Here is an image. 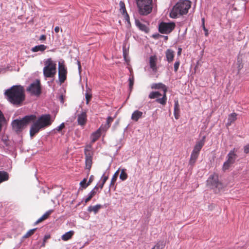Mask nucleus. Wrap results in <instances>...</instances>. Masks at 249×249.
Returning a JSON list of instances; mask_svg holds the SVG:
<instances>
[{
	"label": "nucleus",
	"instance_id": "12",
	"mask_svg": "<svg viewBox=\"0 0 249 249\" xmlns=\"http://www.w3.org/2000/svg\"><path fill=\"white\" fill-rule=\"evenodd\" d=\"M237 152V149L235 148L231 150L227 156V160L232 164H234L238 158L236 154Z\"/></svg>",
	"mask_w": 249,
	"mask_h": 249
},
{
	"label": "nucleus",
	"instance_id": "52",
	"mask_svg": "<svg viewBox=\"0 0 249 249\" xmlns=\"http://www.w3.org/2000/svg\"><path fill=\"white\" fill-rule=\"evenodd\" d=\"M46 38V36L45 35H41L40 37H39V40H45Z\"/></svg>",
	"mask_w": 249,
	"mask_h": 249
},
{
	"label": "nucleus",
	"instance_id": "46",
	"mask_svg": "<svg viewBox=\"0 0 249 249\" xmlns=\"http://www.w3.org/2000/svg\"><path fill=\"white\" fill-rule=\"evenodd\" d=\"M122 15H124L125 20L127 21L128 23H130L129 17L127 12H126L124 13H123Z\"/></svg>",
	"mask_w": 249,
	"mask_h": 249
},
{
	"label": "nucleus",
	"instance_id": "33",
	"mask_svg": "<svg viewBox=\"0 0 249 249\" xmlns=\"http://www.w3.org/2000/svg\"><path fill=\"white\" fill-rule=\"evenodd\" d=\"M129 89L130 90V92H131L133 89V87L134 85V76L132 75L131 77H130L129 79Z\"/></svg>",
	"mask_w": 249,
	"mask_h": 249
},
{
	"label": "nucleus",
	"instance_id": "20",
	"mask_svg": "<svg viewBox=\"0 0 249 249\" xmlns=\"http://www.w3.org/2000/svg\"><path fill=\"white\" fill-rule=\"evenodd\" d=\"M102 207L103 206L101 204H97L95 206H90L88 208V211L89 213L93 212L94 214H96Z\"/></svg>",
	"mask_w": 249,
	"mask_h": 249
},
{
	"label": "nucleus",
	"instance_id": "6",
	"mask_svg": "<svg viewBox=\"0 0 249 249\" xmlns=\"http://www.w3.org/2000/svg\"><path fill=\"white\" fill-rule=\"evenodd\" d=\"M152 0H136L139 13L141 15L146 16L152 10Z\"/></svg>",
	"mask_w": 249,
	"mask_h": 249
},
{
	"label": "nucleus",
	"instance_id": "13",
	"mask_svg": "<svg viewBox=\"0 0 249 249\" xmlns=\"http://www.w3.org/2000/svg\"><path fill=\"white\" fill-rule=\"evenodd\" d=\"M157 60V58L156 55L151 56L149 58L150 67L154 72H156L158 71V68L156 64Z\"/></svg>",
	"mask_w": 249,
	"mask_h": 249
},
{
	"label": "nucleus",
	"instance_id": "29",
	"mask_svg": "<svg viewBox=\"0 0 249 249\" xmlns=\"http://www.w3.org/2000/svg\"><path fill=\"white\" fill-rule=\"evenodd\" d=\"M162 94L159 91H152L148 96L150 99L158 98V97L161 96Z\"/></svg>",
	"mask_w": 249,
	"mask_h": 249
},
{
	"label": "nucleus",
	"instance_id": "3",
	"mask_svg": "<svg viewBox=\"0 0 249 249\" xmlns=\"http://www.w3.org/2000/svg\"><path fill=\"white\" fill-rule=\"evenodd\" d=\"M191 2L188 0H180L172 8L170 15L172 18H177L178 16L186 14L191 7Z\"/></svg>",
	"mask_w": 249,
	"mask_h": 249
},
{
	"label": "nucleus",
	"instance_id": "16",
	"mask_svg": "<svg viewBox=\"0 0 249 249\" xmlns=\"http://www.w3.org/2000/svg\"><path fill=\"white\" fill-rule=\"evenodd\" d=\"M151 88L156 89H161L163 92H167V87L161 83H153L151 85Z\"/></svg>",
	"mask_w": 249,
	"mask_h": 249
},
{
	"label": "nucleus",
	"instance_id": "7",
	"mask_svg": "<svg viewBox=\"0 0 249 249\" xmlns=\"http://www.w3.org/2000/svg\"><path fill=\"white\" fill-rule=\"evenodd\" d=\"M207 184L210 188L214 190L216 193L219 192L224 187L223 184L218 180V175L215 174L209 177L207 180Z\"/></svg>",
	"mask_w": 249,
	"mask_h": 249
},
{
	"label": "nucleus",
	"instance_id": "61",
	"mask_svg": "<svg viewBox=\"0 0 249 249\" xmlns=\"http://www.w3.org/2000/svg\"><path fill=\"white\" fill-rule=\"evenodd\" d=\"M182 49L181 48H178V54L180 55L181 53Z\"/></svg>",
	"mask_w": 249,
	"mask_h": 249
},
{
	"label": "nucleus",
	"instance_id": "56",
	"mask_svg": "<svg viewBox=\"0 0 249 249\" xmlns=\"http://www.w3.org/2000/svg\"><path fill=\"white\" fill-rule=\"evenodd\" d=\"M77 65L78 66V69H79V71H80L81 70V66L80 62L79 61H77Z\"/></svg>",
	"mask_w": 249,
	"mask_h": 249
},
{
	"label": "nucleus",
	"instance_id": "5",
	"mask_svg": "<svg viewBox=\"0 0 249 249\" xmlns=\"http://www.w3.org/2000/svg\"><path fill=\"white\" fill-rule=\"evenodd\" d=\"M45 67L43 73L45 78H53L56 73V64L51 58L46 59L44 62Z\"/></svg>",
	"mask_w": 249,
	"mask_h": 249
},
{
	"label": "nucleus",
	"instance_id": "34",
	"mask_svg": "<svg viewBox=\"0 0 249 249\" xmlns=\"http://www.w3.org/2000/svg\"><path fill=\"white\" fill-rule=\"evenodd\" d=\"M37 228H35L29 230L23 236V238H27L33 235Z\"/></svg>",
	"mask_w": 249,
	"mask_h": 249
},
{
	"label": "nucleus",
	"instance_id": "22",
	"mask_svg": "<svg viewBox=\"0 0 249 249\" xmlns=\"http://www.w3.org/2000/svg\"><path fill=\"white\" fill-rule=\"evenodd\" d=\"M174 114L176 119H178L179 116V106L178 101H175Z\"/></svg>",
	"mask_w": 249,
	"mask_h": 249
},
{
	"label": "nucleus",
	"instance_id": "19",
	"mask_svg": "<svg viewBox=\"0 0 249 249\" xmlns=\"http://www.w3.org/2000/svg\"><path fill=\"white\" fill-rule=\"evenodd\" d=\"M135 24L140 30L144 31L145 33L148 32L149 29L145 25L142 23L139 19H135Z\"/></svg>",
	"mask_w": 249,
	"mask_h": 249
},
{
	"label": "nucleus",
	"instance_id": "41",
	"mask_svg": "<svg viewBox=\"0 0 249 249\" xmlns=\"http://www.w3.org/2000/svg\"><path fill=\"white\" fill-rule=\"evenodd\" d=\"M85 97L86 99V104H88L91 98V94L88 92H87L85 94Z\"/></svg>",
	"mask_w": 249,
	"mask_h": 249
},
{
	"label": "nucleus",
	"instance_id": "50",
	"mask_svg": "<svg viewBox=\"0 0 249 249\" xmlns=\"http://www.w3.org/2000/svg\"><path fill=\"white\" fill-rule=\"evenodd\" d=\"M162 36V35H160L159 34H153L152 36V37L154 38V39H158L160 37H161Z\"/></svg>",
	"mask_w": 249,
	"mask_h": 249
},
{
	"label": "nucleus",
	"instance_id": "36",
	"mask_svg": "<svg viewBox=\"0 0 249 249\" xmlns=\"http://www.w3.org/2000/svg\"><path fill=\"white\" fill-rule=\"evenodd\" d=\"M119 172V169H118L114 174L112 178L110 185H114L115 182L116 181L117 178L118 177V174Z\"/></svg>",
	"mask_w": 249,
	"mask_h": 249
},
{
	"label": "nucleus",
	"instance_id": "47",
	"mask_svg": "<svg viewBox=\"0 0 249 249\" xmlns=\"http://www.w3.org/2000/svg\"><path fill=\"white\" fill-rule=\"evenodd\" d=\"M65 127V124L64 123L60 124L59 126L56 128V130L58 131H60L63 128Z\"/></svg>",
	"mask_w": 249,
	"mask_h": 249
},
{
	"label": "nucleus",
	"instance_id": "26",
	"mask_svg": "<svg viewBox=\"0 0 249 249\" xmlns=\"http://www.w3.org/2000/svg\"><path fill=\"white\" fill-rule=\"evenodd\" d=\"M9 178L8 174L5 171H0V183L6 181Z\"/></svg>",
	"mask_w": 249,
	"mask_h": 249
},
{
	"label": "nucleus",
	"instance_id": "32",
	"mask_svg": "<svg viewBox=\"0 0 249 249\" xmlns=\"http://www.w3.org/2000/svg\"><path fill=\"white\" fill-rule=\"evenodd\" d=\"M165 246L163 241L158 242L152 249H162Z\"/></svg>",
	"mask_w": 249,
	"mask_h": 249
},
{
	"label": "nucleus",
	"instance_id": "9",
	"mask_svg": "<svg viewBox=\"0 0 249 249\" xmlns=\"http://www.w3.org/2000/svg\"><path fill=\"white\" fill-rule=\"evenodd\" d=\"M176 25L174 22H160L159 25V31L161 34H168L175 28Z\"/></svg>",
	"mask_w": 249,
	"mask_h": 249
},
{
	"label": "nucleus",
	"instance_id": "24",
	"mask_svg": "<svg viewBox=\"0 0 249 249\" xmlns=\"http://www.w3.org/2000/svg\"><path fill=\"white\" fill-rule=\"evenodd\" d=\"M161 96L162 97L156 99V102L162 105H165L167 102L166 92H163Z\"/></svg>",
	"mask_w": 249,
	"mask_h": 249
},
{
	"label": "nucleus",
	"instance_id": "25",
	"mask_svg": "<svg viewBox=\"0 0 249 249\" xmlns=\"http://www.w3.org/2000/svg\"><path fill=\"white\" fill-rule=\"evenodd\" d=\"M199 154L192 152L191 155L190 159L189 160V164L193 166L196 161V159L198 158Z\"/></svg>",
	"mask_w": 249,
	"mask_h": 249
},
{
	"label": "nucleus",
	"instance_id": "35",
	"mask_svg": "<svg viewBox=\"0 0 249 249\" xmlns=\"http://www.w3.org/2000/svg\"><path fill=\"white\" fill-rule=\"evenodd\" d=\"M119 5L120 7V10L122 14L127 12L125 6V4L123 1H120Z\"/></svg>",
	"mask_w": 249,
	"mask_h": 249
},
{
	"label": "nucleus",
	"instance_id": "37",
	"mask_svg": "<svg viewBox=\"0 0 249 249\" xmlns=\"http://www.w3.org/2000/svg\"><path fill=\"white\" fill-rule=\"evenodd\" d=\"M53 210H51L46 212L42 216V218L44 220L48 218L49 215L53 213Z\"/></svg>",
	"mask_w": 249,
	"mask_h": 249
},
{
	"label": "nucleus",
	"instance_id": "4",
	"mask_svg": "<svg viewBox=\"0 0 249 249\" xmlns=\"http://www.w3.org/2000/svg\"><path fill=\"white\" fill-rule=\"evenodd\" d=\"M36 119L35 115H26L21 119H15L12 122L13 129L17 133H20L29 124Z\"/></svg>",
	"mask_w": 249,
	"mask_h": 249
},
{
	"label": "nucleus",
	"instance_id": "43",
	"mask_svg": "<svg viewBox=\"0 0 249 249\" xmlns=\"http://www.w3.org/2000/svg\"><path fill=\"white\" fill-rule=\"evenodd\" d=\"M50 238V235L49 234H47L44 236L41 247H45L46 240H48V239H49Z\"/></svg>",
	"mask_w": 249,
	"mask_h": 249
},
{
	"label": "nucleus",
	"instance_id": "18",
	"mask_svg": "<svg viewBox=\"0 0 249 249\" xmlns=\"http://www.w3.org/2000/svg\"><path fill=\"white\" fill-rule=\"evenodd\" d=\"M237 114L234 112L229 115L228 122L226 124L227 126H230L237 119Z\"/></svg>",
	"mask_w": 249,
	"mask_h": 249
},
{
	"label": "nucleus",
	"instance_id": "62",
	"mask_svg": "<svg viewBox=\"0 0 249 249\" xmlns=\"http://www.w3.org/2000/svg\"><path fill=\"white\" fill-rule=\"evenodd\" d=\"M162 37H164V39L165 40H167L168 39V36H162Z\"/></svg>",
	"mask_w": 249,
	"mask_h": 249
},
{
	"label": "nucleus",
	"instance_id": "14",
	"mask_svg": "<svg viewBox=\"0 0 249 249\" xmlns=\"http://www.w3.org/2000/svg\"><path fill=\"white\" fill-rule=\"evenodd\" d=\"M87 122V114L86 112H82L77 115V122L78 124L84 125Z\"/></svg>",
	"mask_w": 249,
	"mask_h": 249
},
{
	"label": "nucleus",
	"instance_id": "27",
	"mask_svg": "<svg viewBox=\"0 0 249 249\" xmlns=\"http://www.w3.org/2000/svg\"><path fill=\"white\" fill-rule=\"evenodd\" d=\"M101 134V132L99 129H98L96 132L92 133L91 135V142H95L100 137Z\"/></svg>",
	"mask_w": 249,
	"mask_h": 249
},
{
	"label": "nucleus",
	"instance_id": "17",
	"mask_svg": "<svg viewBox=\"0 0 249 249\" xmlns=\"http://www.w3.org/2000/svg\"><path fill=\"white\" fill-rule=\"evenodd\" d=\"M174 51L171 49H168L165 52L166 58L168 63L173 61L174 58Z\"/></svg>",
	"mask_w": 249,
	"mask_h": 249
},
{
	"label": "nucleus",
	"instance_id": "39",
	"mask_svg": "<svg viewBox=\"0 0 249 249\" xmlns=\"http://www.w3.org/2000/svg\"><path fill=\"white\" fill-rule=\"evenodd\" d=\"M87 178H84L80 183V185L81 188L83 189H86L87 187H86L87 185Z\"/></svg>",
	"mask_w": 249,
	"mask_h": 249
},
{
	"label": "nucleus",
	"instance_id": "28",
	"mask_svg": "<svg viewBox=\"0 0 249 249\" xmlns=\"http://www.w3.org/2000/svg\"><path fill=\"white\" fill-rule=\"evenodd\" d=\"M74 233L72 231H69L62 236V239L64 241H67L71 239Z\"/></svg>",
	"mask_w": 249,
	"mask_h": 249
},
{
	"label": "nucleus",
	"instance_id": "51",
	"mask_svg": "<svg viewBox=\"0 0 249 249\" xmlns=\"http://www.w3.org/2000/svg\"><path fill=\"white\" fill-rule=\"evenodd\" d=\"M96 194V191H94V190H91L90 192L89 193V196L92 198L93 196H94Z\"/></svg>",
	"mask_w": 249,
	"mask_h": 249
},
{
	"label": "nucleus",
	"instance_id": "54",
	"mask_svg": "<svg viewBox=\"0 0 249 249\" xmlns=\"http://www.w3.org/2000/svg\"><path fill=\"white\" fill-rule=\"evenodd\" d=\"M91 199V198L89 196L88 197L85 199V203L88 202L89 200H90Z\"/></svg>",
	"mask_w": 249,
	"mask_h": 249
},
{
	"label": "nucleus",
	"instance_id": "23",
	"mask_svg": "<svg viewBox=\"0 0 249 249\" xmlns=\"http://www.w3.org/2000/svg\"><path fill=\"white\" fill-rule=\"evenodd\" d=\"M47 47L44 45L41 44L39 45H37L33 47L31 49V51L33 52H43L45 51L47 49Z\"/></svg>",
	"mask_w": 249,
	"mask_h": 249
},
{
	"label": "nucleus",
	"instance_id": "57",
	"mask_svg": "<svg viewBox=\"0 0 249 249\" xmlns=\"http://www.w3.org/2000/svg\"><path fill=\"white\" fill-rule=\"evenodd\" d=\"M126 54H126V51L124 48V49H123V55H124V59L125 60H126Z\"/></svg>",
	"mask_w": 249,
	"mask_h": 249
},
{
	"label": "nucleus",
	"instance_id": "64",
	"mask_svg": "<svg viewBox=\"0 0 249 249\" xmlns=\"http://www.w3.org/2000/svg\"><path fill=\"white\" fill-rule=\"evenodd\" d=\"M202 23H204V18H202Z\"/></svg>",
	"mask_w": 249,
	"mask_h": 249
},
{
	"label": "nucleus",
	"instance_id": "21",
	"mask_svg": "<svg viewBox=\"0 0 249 249\" xmlns=\"http://www.w3.org/2000/svg\"><path fill=\"white\" fill-rule=\"evenodd\" d=\"M143 113L139 110H135L133 112L131 115V119L136 122L141 118L142 116Z\"/></svg>",
	"mask_w": 249,
	"mask_h": 249
},
{
	"label": "nucleus",
	"instance_id": "1",
	"mask_svg": "<svg viewBox=\"0 0 249 249\" xmlns=\"http://www.w3.org/2000/svg\"><path fill=\"white\" fill-rule=\"evenodd\" d=\"M6 98L13 105L20 106L25 99L24 89L21 85H15L4 92Z\"/></svg>",
	"mask_w": 249,
	"mask_h": 249
},
{
	"label": "nucleus",
	"instance_id": "58",
	"mask_svg": "<svg viewBox=\"0 0 249 249\" xmlns=\"http://www.w3.org/2000/svg\"><path fill=\"white\" fill-rule=\"evenodd\" d=\"M60 30V28L58 26H56L54 28V31L56 33H58Z\"/></svg>",
	"mask_w": 249,
	"mask_h": 249
},
{
	"label": "nucleus",
	"instance_id": "44",
	"mask_svg": "<svg viewBox=\"0 0 249 249\" xmlns=\"http://www.w3.org/2000/svg\"><path fill=\"white\" fill-rule=\"evenodd\" d=\"M93 180L94 176L93 175H91L90 177H89L88 182L87 183L86 187H88V186H89L91 184V183L93 181Z\"/></svg>",
	"mask_w": 249,
	"mask_h": 249
},
{
	"label": "nucleus",
	"instance_id": "53",
	"mask_svg": "<svg viewBox=\"0 0 249 249\" xmlns=\"http://www.w3.org/2000/svg\"><path fill=\"white\" fill-rule=\"evenodd\" d=\"M44 220L42 218V217H41L40 218H39L35 223V225H36L37 224H38L39 223L43 221Z\"/></svg>",
	"mask_w": 249,
	"mask_h": 249
},
{
	"label": "nucleus",
	"instance_id": "55",
	"mask_svg": "<svg viewBox=\"0 0 249 249\" xmlns=\"http://www.w3.org/2000/svg\"><path fill=\"white\" fill-rule=\"evenodd\" d=\"M203 30H204L205 32V35L206 36H208V30L205 28V26H204Z\"/></svg>",
	"mask_w": 249,
	"mask_h": 249
},
{
	"label": "nucleus",
	"instance_id": "45",
	"mask_svg": "<svg viewBox=\"0 0 249 249\" xmlns=\"http://www.w3.org/2000/svg\"><path fill=\"white\" fill-rule=\"evenodd\" d=\"M113 119L111 117H110V116L108 117L107 118V120L106 124H108L109 125V126L110 127V124H111V122L113 121Z\"/></svg>",
	"mask_w": 249,
	"mask_h": 249
},
{
	"label": "nucleus",
	"instance_id": "60",
	"mask_svg": "<svg viewBox=\"0 0 249 249\" xmlns=\"http://www.w3.org/2000/svg\"><path fill=\"white\" fill-rule=\"evenodd\" d=\"M104 184H103V183L102 182L100 185H99V186H98L99 187V188H100L101 189H102L103 188V186H104Z\"/></svg>",
	"mask_w": 249,
	"mask_h": 249
},
{
	"label": "nucleus",
	"instance_id": "31",
	"mask_svg": "<svg viewBox=\"0 0 249 249\" xmlns=\"http://www.w3.org/2000/svg\"><path fill=\"white\" fill-rule=\"evenodd\" d=\"M231 163H230V162L228 161V160H226V161H225L223 163V166H222V170L223 171H226L228 170L232 165Z\"/></svg>",
	"mask_w": 249,
	"mask_h": 249
},
{
	"label": "nucleus",
	"instance_id": "8",
	"mask_svg": "<svg viewBox=\"0 0 249 249\" xmlns=\"http://www.w3.org/2000/svg\"><path fill=\"white\" fill-rule=\"evenodd\" d=\"M27 91H28L31 95L39 96L42 91L40 80L36 79L33 83H31L27 88Z\"/></svg>",
	"mask_w": 249,
	"mask_h": 249
},
{
	"label": "nucleus",
	"instance_id": "11",
	"mask_svg": "<svg viewBox=\"0 0 249 249\" xmlns=\"http://www.w3.org/2000/svg\"><path fill=\"white\" fill-rule=\"evenodd\" d=\"M58 77L61 84L64 82L67 77V70L65 66L60 63L58 64Z\"/></svg>",
	"mask_w": 249,
	"mask_h": 249
},
{
	"label": "nucleus",
	"instance_id": "38",
	"mask_svg": "<svg viewBox=\"0 0 249 249\" xmlns=\"http://www.w3.org/2000/svg\"><path fill=\"white\" fill-rule=\"evenodd\" d=\"M241 55L239 54L237 58V65H238V68L239 70H240L242 68L243 65H242V61H241Z\"/></svg>",
	"mask_w": 249,
	"mask_h": 249
},
{
	"label": "nucleus",
	"instance_id": "49",
	"mask_svg": "<svg viewBox=\"0 0 249 249\" xmlns=\"http://www.w3.org/2000/svg\"><path fill=\"white\" fill-rule=\"evenodd\" d=\"M244 151L246 154L249 153V144H247L244 147Z\"/></svg>",
	"mask_w": 249,
	"mask_h": 249
},
{
	"label": "nucleus",
	"instance_id": "48",
	"mask_svg": "<svg viewBox=\"0 0 249 249\" xmlns=\"http://www.w3.org/2000/svg\"><path fill=\"white\" fill-rule=\"evenodd\" d=\"M107 179H108V176H105V175L104 174L101 178V179L102 180V182L103 183V184L105 183V182L107 180Z\"/></svg>",
	"mask_w": 249,
	"mask_h": 249
},
{
	"label": "nucleus",
	"instance_id": "2",
	"mask_svg": "<svg viewBox=\"0 0 249 249\" xmlns=\"http://www.w3.org/2000/svg\"><path fill=\"white\" fill-rule=\"evenodd\" d=\"M53 122L51 120V116L49 114H43L32 122L30 129V135L33 138L36 134L38 133L41 129L50 126Z\"/></svg>",
	"mask_w": 249,
	"mask_h": 249
},
{
	"label": "nucleus",
	"instance_id": "10",
	"mask_svg": "<svg viewBox=\"0 0 249 249\" xmlns=\"http://www.w3.org/2000/svg\"><path fill=\"white\" fill-rule=\"evenodd\" d=\"M85 163H86V169L88 170V174L90 171L92 164V154L90 151L87 149H85Z\"/></svg>",
	"mask_w": 249,
	"mask_h": 249
},
{
	"label": "nucleus",
	"instance_id": "30",
	"mask_svg": "<svg viewBox=\"0 0 249 249\" xmlns=\"http://www.w3.org/2000/svg\"><path fill=\"white\" fill-rule=\"evenodd\" d=\"M125 169H123L121 170V174L120 175V178L123 181L126 180L128 177L127 173L125 172Z\"/></svg>",
	"mask_w": 249,
	"mask_h": 249
},
{
	"label": "nucleus",
	"instance_id": "15",
	"mask_svg": "<svg viewBox=\"0 0 249 249\" xmlns=\"http://www.w3.org/2000/svg\"><path fill=\"white\" fill-rule=\"evenodd\" d=\"M205 137H203L202 140L197 142L195 145L192 152L199 154V152L204 144V139Z\"/></svg>",
	"mask_w": 249,
	"mask_h": 249
},
{
	"label": "nucleus",
	"instance_id": "40",
	"mask_svg": "<svg viewBox=\"0 0 249 249\" xmlns=\"http://www.w3.org/2000/svg\"><path fill=\"white\" fill-rule=\"evenodd\" d=\"M109 127L108 124L102 125L98 129L101 132L102 131H106Z\"/></svg>",
	"mask_w": 249,
	"mask_h": 249
},
{
	"label": "nucleus",
	"instance_id": "63",
	"mask_svg": "<svg viewBox=\"0 0 249 249\" xmlns=\"http://www.w3.org/2000/svg\"><path fill=\"white\" fill-rule=\"evenodd\" d=\"M5 69H0V73L1 72H4L5 71Z\"/></svg>",
	"mask_w": 249,
	"mask_h": 249
},
{
	"label": "nucleus",
	"instance_id": "59",
	"mask_svg": "<svg viewBox=\"0 0 249 249\" xmlns=\"http://www.w3.org/2000/svg\"><path fill=\"white\" fill-rule=\"evenodd\" d=\"M99 189V187L97 185H96L92 190H94V191H97Z\"/></svg>",
	"mask_w": 249,
	"mask_h": 249
},
{
	"label": "nucleus",
	"instance_id": "42",
	"mask_svg": "<svg viewBox=\"0 0 249 249\" xmlns=\"http://www.w3.org/2000/svg\"><path fill=\"white\" fill-rule=\"evenodd\" d=\"M180 65V62L179 61H176L174 65V71L175 72H177L179 66Z\"/></svg>",
	"mask_w": 249,
	"mask_h": 249
}]
</instances>
